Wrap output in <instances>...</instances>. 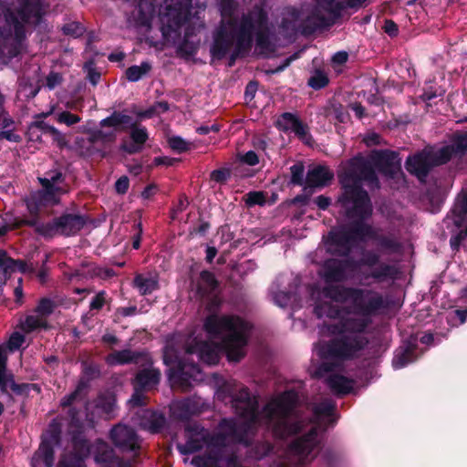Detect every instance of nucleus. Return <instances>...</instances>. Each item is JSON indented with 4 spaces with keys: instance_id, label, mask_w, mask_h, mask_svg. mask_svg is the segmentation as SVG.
I'll use <instances>...</instances> for the list:
<instances>
[{
    "instance_id": "obj_63",
    "label": "nucleus",
    "mask_w": 467,
    "mask_h": 467,
    "mask_svg": "<svg viewBox=\"0 0 467 467\" xmlns=\"http://www.w3.org/2000/svg\"><path fill=\"white\" fill-rule=\"evenodd\" d=\"M188 206H189V201H188L187 196L185 194H182L179 198L178 203L171 211L172 218H175V216L178 213H181L183 211H185Z\"/></svg>"
},
{
    "instance_id": "obj_23",
    "label": "nucleus",
    "mask_w": 467,
    "mask_h": 467,
    "mask_svg": "<svg viewBox=\"0 0 467 467\" xmlns=\"http://www.w3.org/2000/svg\"><path fill=\"white\" fill-rule=\"evenodd\" d=\"M161 371L158 368H142L139 370L133 379L134 390L143 391L159 384Z\"/></svg>"
},
{
    "instance_id": "obj_57",
    "label": "nucleus",
    "mask_w": 467,
    "mask_h": 467,
    "mask_svg": "<svg viewBox=\"0 0 467 467\" xmlns=\"http://www.w3.org/2000/svg\"><path fill=\"white\" fill-rule=\"evenodd\" d=\"M7 373V355L5 348L0 345V387L5 388L4 379Z\"/></svg>"
},
{
    "instance_id": "obj_36",
    "label": "nucleus",
    "mask_w": 467,
    "mask_h": 467,
    "mask_svg": "<svg viewBox=\"0 0 467 467\" xmlns=\"http://www.w3.org/2000/svg\"><path fill=\"white\" fill-rule=\"evenodd\" d=\"M199 359L208 365H215L219 362L220 356L215 348L208 343H201L197 346Z\"/></svg>"
},
{
    "instance_id": "obj_50",
    "label": "nucleus",
    "mask_w": 467,
    "mask_h": 467,
    "mask_svg": "<svg viewBox=\"0 0 467 467\" xmlns=\"http://www.w3.org/2000/svg\"><path fill=\"white\" fill-rule=\"evenodd\" d=\"M169 146L175 151L181 153L191 149V143L179 136L171 137L168 140Z\"/></svg>"
},
{
    "instance_id": "obj_3",
    "label": "nucleus",
    "mask_w": 467,
    "mask_h": 467,
    "mask_svg": "<svg viewBox=\"0 0 467 467\" xmlns=\"http://www.w3.org/2000/svg\"><path fill=\"white\" fill-rule=\"evenodd\" d=\"M217 3L222 21L211 47L213 57L221 59L234 48L232 58L234 59L250 50L254 40L262 51L269 50L268 15L261 5H255L239 17L235 16L236 0H217Z\"/></svg>"
},
{
    "instance_id": "obj_1",
    "label": "nucleus",
    "mask_w": 467,
    "mask_h": 467,
    "mask_svg": "<svg viewBox=\"0 0 467 467\" xmlns=\"http://www.w3.org/2000/svg\"><path fill=\"white\" fill-rule=\"evenodd\" d=\"M326 244L327 252L329 254L339 256V254L329 252V248L332 247V244L329 243V234L327 235ZM333 247L335 246L333 245ZM377 247L379 246L377 245ZM381 254L388 255V254H383L378 248L377 251L366 250L358 260L349 257V254L340 255L343 258L332 257L326 259L318 272L325 283V286L322 289L325 297L335 302H351L354 313L364 316H369L377 310L387 307L383 296L378 292L338 285L349 278L348 270L351 272L359 271L358 277L360 281L373 279L375 282L381 283L395 279L399 274L397 266L391 264L390 261H381Z\"/></svg>"
},
{
    "instance_id": "obj_34",
    "label": "nucleus",
    "mask_w": 467,
    "mask_h": 467,
    "mask_svg": "<svg viewBox=\"0 0 467 467\" xmlns=\"http://www.w3.org/2000/svg\"><path fill=\"white\" fill-rule=\"evenodd\" d=\"M416 345L408 344L404 348L397 351L393 359L392 366L395 369H400L415 360Z\"/></svg>"
},
{
    "instance_id": "obj_11",
    "label": "nucleus",
    "mask_w": 467,
    "mask_h": 467,
    "mask_svg": "<svg viewBox=\"0 0 467 467\" xmlns=\"http://www.w3.org/2000/svg\"><path fill=\"white\" fill-rule=\"evenodd\" d=\"M467 150V132L456 136L451 144L439 150H423L409 156L405 162L411 175H427L433 166L446 163L453 156L463 154Z\"/></svg>"
},
{
    "instance_id": "obj_40",
    "label": "nucleus",
    "mask_w": 467,
    "mask_h": 467,
    "mask_svg": "<svg viewBox=\"0 0 467 467\" xmlns=\"http://www.w3.org/2000/svg\"><path fill=\"white\" fill-rule=\"evenodd\" d=\"M151 69V65L149 62H142L140 66H131L126 70V77L131 82L140 80L142 77L147 75Z\"/></svg>"
},
{
    "instance_id": "obj_33",
    "label": "nucleus",
    "mask_w": 467,
    "mask_h": 467,
    "mask_svg": "<svg viewBox=\"0 0 467 467\" xmlns=\"http://www.w3.org/2000/svg\"><path fill=\"white\" fill-rule=\"evenodd\" d=\"M133 286L141 296H148L160 288L158 279L146 277L142 274H137L133 279Z\"/></svg>"
},
{
    "instance_id": "obj_25",
    "label": "nucleus",
    "mask_w": 467,
    "mask_h": 467,
    "mask_svg": "<svg viewBox=\"0 0 467 467\" xmlns=\"http://www.w3.org/2000/svg\"><path fill=\"white\" fill-rule=\"evenodd\" d=\"M223 459V448L214 445L203 455L194 456L192 464L195 467H221L220 462Z\"/></svg>"
},
{
    "instance_id": "obj_19",
    "label": "nucleus",
    "mask_w": 467,
    "mask_h": 467,
    "mask_svg": "<svg viewBox=\"0 0 467 467\" xmlns=\"http://www.w3.org/2000/svg\"><path fill=\"white\" fill-rule=\"evenodd\" d=\"M109 436L114 446L122 452L136 451L140 448L136 431L127 425H115Z\"/></svg>"
},
{
    "instance_id": "obj_37",
    "label": "nucleus",
    "mask_w": 467,
    "mask_h": 467,
    "mask_svg": "<svg viewBox=\"0 0 467 467\" xmlns=\"http://www.w3.org/2000/svg\"><path fill=\"white\" fill-rule=\"evenodd\" d=\"M5 388L0 387V391L3 394H8L7 389L10 388L11 390L19 396H28V383H16L14 379V375L9 373L4 379Z\"/></svg>"
},
{
    "instance_id": "obj_49",
    "label": "nucleus",
    "mask_w": 467,
    "mask_h": 467,
    "mask_svg": "<svg viewBox=\"0 0 467 467\" xmlns=\"http://www.w3.org/2000/svg\"><path fill=\"white\" fill-rule=\"evenodd\" d=\"M84 30V26L78 22H70L65 24L62 27L63 33L72 37H78L82 36Z\"/></svg>"
},
{
    "instance_id": "obj_54",
    "label": "nucleus",
    "mask_w": 467,
    "mask_h": 467,
    "mask_svg": "<svg viewBox=\"0 0 467 467\" xmlns=\"http://www.w3.org/2000/svg\"><path fill=\"white\" fill-rule=\"evenodd\" d=\"M107 303V293L104 290L98 292L95 296L91 299L89 304L90 311H99L103 308Z\"/></svg>"
},
{
    "instance_id": "obj_42",
    "label": "nucleus",
    "mask_w": 467,
    "mask_h": 467,
    "mask_svg": "<svg viewBox=\"0 0 467 467\" xmlns=\"http://www.w3.org/2000/svg\"><path fill=\"white\" fill-rule=\"evenodd\" d=\"M47 204L44 202V200L40 197V195L36 192L32 193L26 199V207L28 212L33 216H37L41 208L47 206Z\"/></svg>"
},
{
    "instance_id": "obj_27",
    "label": "nucleus",
    "mask_w": 467,
    "mask_h": 467,
    "mask_svg": "<svg viewBox=\"0 0 467 467\" xmlns=\"http://www.w3.org/2000/svg\"><path fill=\"white\" fill-rule=\"evenodd\" d=\"M140 416L141 419L140 424L151 433H160L165 426L166 418L163 413L150 410H142Z\"/></svg>"
},
{
    "instance_id": "obj_22",
    "label": "nucleus",
    "mask_w": 467,
    "mask_h": 467,
    "mask_svg": "<svg viewBox=\"0 0 467 467\" xmlns=\"http://www.w3.org/2000/svg\"><path fill=\"white\" fill-rule=\"evenodd\" d=\"M94 461L99 467H131L129 462L117 455L114 449L101 439L95 442Z\"/></svg>"
},
{
    "instance_id": "obj_53",
    "label": "nucleus",
    "mask_w": 467,
    "mask_h": 467,
    "mask_svg": "<svg viewBox=\"0 0 467 467\" xmlns=\"http://www.w3.org/2000/svg\"><path fill=\"white\" fill-rule=\"evenodd\" d=\"M451 213L467 214V192L463 189H462L461 193L458 195Z\"/></svg>"
},
{
    "instance_id": "obj_41",
    "label": "nucleus",
    "mask_w": 467,
    "mask_h": 467,
    "mask_svg": "<svg viewBox=\"0 0 467 467\" xmlns=\"http://www.w3.org/2000/svg\"><path fill=\"white\" fill-rule=\"evenodd\" d=\"M298 119L292 113H284L276 120V127L283 131H290L294 130L295 126L298 122Z\"/></svg>"
},
{
    "instance_id": "obj_17",
    "label": "nucleus",
    "mask_w": 467,
    "mask_h": 467,
    "mask_svg": "<svg viewBox=\"0 0 467 467\" xmlns=\"http://www.w3.org/2000/svg\"><path fill=\"white\" fill-rule=\"evenodd\" d=\"M256 422L257 421H251L250 420L237 422L234 419H223L219 423L220 431L211 438L210 443L213 445H220L223 448L226 441L231 439L237 443L249 446V432L253 424Z\"/></svg>"
},
{
    "instance_id": "obj_39",
    "label": "nucleus",
    "mask_w": 467,
    "mask_h": 467,
    "mask_svg": "<svg viewBox=\"0 0 467 467\" xmlns=\"http://www.w3.org/2000/svg\"><path fill=\"white\" fill-rule=\"evenodd\" d=\"M195 413L193 403L187 400L178 403L173 409V415L181 420H189Z\"/></svg>"
},
{
    "instance_id": "obj_62",
    "label": "nucleus",
    "mask_w": 467,
    "mask_h": 467,
    "mask_svg": "<svg viewBox=\"0 0 467 467\" xmlns=\"http://www.w3.org/2000/svg\"><path fill=\"white\" fill-rule=\"evenodd\" d=\"M274 300L277 306H279L281 307H285L290 303L291 293L285 292V291H279L275 294Z\"/></svg>"
},
{
    "instance_id": "obj_28",
    "label": "nucleus",
    "mask_w": 467,
    "mask_h": 467,
    "mask_svg": "<svg viewBox=\"0 0 467 467\" xmlns=\"http://www.w3.org/2000/svg\"><path fill=\"white\" fill-rule=\"evenodd\" d=\"M146 355L142 352L126 348L110 353L107 357L109 365L138 364Z\"/></svg>"
},
{
    "instance_id": "obj_61",
    "label": "nucleus",
    "mask_w": 467,
    "mask_h": 467,
    "mask_svg": "<svg viewBox=\"0 0 467 467\" xmlns=\"http://www.w3.org/2000/svg\"><path fill=\"white\" fill-rule=\"evenodd\" d=\"M12 266V274L16 271H18L22 274L26 273H33L35 268L33 265L28 266L26 261L20 259H15V263L11 264Z\"/></svg>"
},
{
    "instance_id": "obj_32",
    "label": "nucleus",
    "mask_w": 467,
    "mask_h": 467,
    "mask_svg": "<svg viewBox=\"0 0 467 467\" xmlns=\"http://www.w3.org/2000/svg\"><path fill=\"white\" fill-rule=\"evenodd\" d=\"M187 441L184 444L177 443L176 448L182 455H190L201 451L204 443L209 442L207 437H194L192 435L186 436Z\"/></svg>"
},
{
    "instance_id": "obj_56",
    "label": "nucleus",
    "mask_w": 467,
    "mask_h": 467,
    "mask_svg": "<svg viewBox=\"0 0 467 467\" xmlns=\"http://www.w3.org/2000/svg\"><path fill=\"white\" fill-rule=\"evenodd\" d=\"M455 319L459 320V324L462 325L467 320V307L455 309L450 316L447 317V321L451 326H457L455 323Z\"/></svg>"
},
{
    "instance_id": "obj_59",
    "label": "nucleus",
    "mask_w": 467,
    "mask_h": 467,
    "mask_svg": "<svg viewBox=\"0 0 467 467\" xmlns=\"http://www.w3.org/2000/svg\"><path fill=\"white\" fill-rule=\"evenodd\" d=\"M328 82L327 78L322 72H317L313 77H311L308 80V85L315 88L319 89L324 88Z\"/></svg>"
},
{
    "instance_id": "obj_52",
    "label": "nucleus",
    "mask_w": 467,
    "mask_h": 467,
    "mask_svg": "<svg viewBox=\"0 0 467 467\" xmlns=\"http://www.w3.org/2000/svg\"><path fill=\"white\" fill-rule=\"evenodd\" d=\"M14 263L15 259L8 256L6 251L0 249V270L3 271L5 277L12 275L11 264Z\"/></svg>"
},
{
    "instance_id": "obj_26",
    "label": "nucleus",
    "mask_w": 467,
    "mask_h": 467,
    "mask_svg": "<svg viewBox=\"0 0 467 467\" xmlns=\"http://www.w3.org/2000/svg\"><path fill=\"white\" fill-rule=\"evenodd\" d=\"M37 178L42 185V189L36 192L47 205L50 203H57L58 202L60 188L57 187L55 182H60L62 177H50L51 181L47 177Z\"/></svg>"
},
{
    "instance_id": "obj_15",
    "label": "nucleus",
    "mask_w": 467,
    "mask_h": 467,
    "mask_svg": "<svg viewBox=\"0 0 467 467\" xmlns=\"http://www.w3.org/2000/svg\"><path fill=\"white\" fill-rule=\"evenodd\" d=\"M416 178V188L418 191L415 194H418L420 201L428 202L432 212L440 211L452 187V177Z\"/></svg>"
},
{
    "instance_id": "obj_7",
    "label": "nucleus",
    "mask_w": 467,
    "mask_h": 467,
    "mask_svg": "<svg viewBox=\"0 0 467 467\" xmlns=\"http://www.w3.org/2000/svg\"><path fill=\"white\" fill-rule=\"evenodd\" d=\"M88 388V380L82 378L78 380L76 389L60 400L62 408H68V434L72 445L69 454L83 460L88 459L91 452V444L86 431L95 428V420L92 413L88 410L82 411L72 405L75 401L82 400L87 397Z\"/></svg>"
},
{
    "instance_id": "obj_14",
    "label": "nucleus",
    "mask_w": 467,
    "mask_h": 467,
    "mask_svg": "<svg viewBox=\"0 0 467 467\" xmlns=\"http://www.w3.org/2000/svg\"><path fill=\"white\" fill-rule=\"evenodd\" d=\"M88 220L87 215L64 212L51 221L37 225L36 234L45 238H52L56 235L75 236L85 227Z\"/></svg>"
},
{
    "instance_id": "obj_64",
    "label": "nucleus",
    "mask_w": 467,
    "mask_h": 467,
    "mask_svg": "<svg viewBox=\"0 0 467 467\" xmlns=\"http://www.w3.org/2000/svg\"><path fill=\"white\" fill-rule=\"evenodd\" d=\"M130 187L129 177H119L115 182V191L119 194H125Z\"/></svg>"
},
{
    "instance_id": "obj_24",
    "label": "nucleus",
    "mask_w": 467,
    "mask_h": 467,
    "mask_svg": "<svg viewBox=\"0 0 467 467\" xmlns=\"http://www.w3.org/2000/svg\"><path fill=\"white\" fill-rule=\"evenodd\" d=\"M290 184L303 186V193L310 199L312 194L327 186L334 177H290Z\"/></svg>"
},
{
    "instance_id": "obj_55",
    "label": "nucleus",
    "mask_w": 467,
    "mask_h": 467,
    "mask_svg": "<svg viewBox=\"0 0 467 467\" xmlns=\"http://www.w3.org/2000/svg\"><path fill=\"white\" fill-rule=\"evenodd\" d=\"M184 431L186 433V436L192 435L194 437H207L210 438L208 432L206 430L201 426L199 423H188L184 427Z\"/></svg>"
},
{
    "instance_id": "obj_46",
    "label": "nucleus",
    "mask_w": 467,
    "mask_h": 467,
    "mask_svg": "<svg viewBox=\"0 0 467 467\" xmlns=\"http://www.w3.org/2000/svg\"><path fill=\"white\" fill-rule=\"evenodd\" d=\"M55 307L56 305L51 299L43 297L39 300L35 312L40 316L48 317L54 312Z\"/></svg>"
},
{
    "instance_id": "obj_47",
    "label": "nucleus",
    "mask_w": 467,
    "mask_h": 467,
    "mask_svg": "<svg viewBox=\"0 0 467 467\" xmlns=\"http://www.w3.org/2000/svg\"><path fill=\"white\" fill-rule=\"evenodd\" d=\"M306 175H334L333 171L322 162H311L308 164Z\"/></svg>"
},
{
    "instance_id": "obj_9",
    "label": "nucleus",
    "mask_w": 467,
    "mask_h": 467,
    "mask_svg": "<svg viewBox=\"0 0 467 467\" xmlns=\"http://www.w3.org/2000/svg\"><path fill=\"white\" fill-rule=\"evenodd\" d=\"M336 406L331 401H322L313 409L317 423L300 437L295 439L286 448L285 456L294 462L296 467H301L306 462L314 459L317 453L314 451L319 445L318 434L321 430V418L331 417Z\"/></svg>"
},
{
    "instance_id": "obj_21",
    "label": "nucleus",
    "mask_w": 467,
    "mask_h": 467,
    "mask_svg": "<svg viewBox=\"0 0 467 467\" xmlns=\"http://www.w3.org/2000/svg\"><path fill=\"white\" fill-rule=\"evenodd\" d=\"M132 119L131 117L119 113L114 112L109 117L102 119L100 121L101 128H110L109 130H98L93 134V141H111L115 138L116 131L121 126H132Z\"/></svg>"
},
{
    "instance_id": "obj_20",
    "label": "nucleus",
    "mask_w": 467,
    "mask_h": 467,
    "mask_svg": "<svg viewBox=\"0 0 467 467\" xmlns=\"http://www.w3.org/2000/svg\"><path fill=\"white\" fill-rule=\"evenodd\" d=\"M377 310L374 315L378 312ZM362 317H346L340 319L335 324L328 327V331L332 335H361L366 331L368 327L371 324L370 317L359 314Z\"/></svg>"
},
{
    "instance_id": "obj_29",
    "label": "nucleus",
    "mask_w": 467,
    "mask_h": 467,
    "mask_svg": "<svg viewBox=\"0 0 467 467\" xmlns=\"http://www.w3.org/2000/svg\"><path fill=\"white\" fill-rule=\"evenodd\" d=\"M219 286V282L214 274L209 270H202L196 284V293L202 297L212 295Z\"/></svg>"
},
{
    "instance_id": "obj_13",
    "label": "nucleus",
    "mask_w": 467,
    "mask_h": 467,
    "mask_svg": "<svg viewBox=\"0 0 467 467\" xmlns=\"http://www.w3.org/2000/svg\"><path fill=\"white\" fill-rule=\"evenodd\" d=\"M321 346L319 356L323 359L351 360L368 345V338L363 335H335Z\"/></svg>"
},
{
    "instance_id": "obj_51",
    "label": "nucleus",
    "mask_w": 467,
    "mask_h": 467,
    "mask_svg": "<svg viewBox=\"0 0 467 467\" xmlns=\"http://www.w3.org/2000/svg\"><path fill=\"white\" fill-rule=\"evenodd\" d=\"M55 118L58 123L65 124L68 127L80 121V118L78 115L72 114L69 111L56 113Z\"/></svg>"
},
{
    "instance_id": "obj_4",
    "label": "nucleus",
    "mask_w": 467,
    "mask_h": 467,
    "mask_svg": "<svg viewBox=\"0 0 467 467\" xmlns=\"http://www.w3.org/2000/svg\"><path fill=\"white\" fill-rule=\"evenodd\" d=\"M47 11L42 0L0 1V63L21 54L27 31L41 26Z\"/></svg>"
},
{
    "instance_id": "obj_10",
    "label": "nucleus",
    "mask_w": 467,
    "mask_h": 467,
    "mask_svg": "<svg viewBox=\"0 0 467 467\" xmlns=\"http://www.w3.org/2000/svg\"><path fill=\"white\" fill-rule=\"evenodd\" d=\"M401 171V158L389 150H374L368 156L358 155L343 165L337 175H396Z\"/></svg>"
},
{
    "instance_id": "obj_60",
    "label": "nucleus",
    "mask_w": 467,
    "mask_h": 467,
    "mask_svg": "<svg viewBox=\"0 0 467 467\" xmlns=\"http://www.w3.org/2000/svg\"><path fill=\"white\" fill-rule=\"evenodd\" d=\"M240 162L254 166L259 162V157L254 150H249L244 154L239 153L237 156Z\"/></svg>"
},
{
    "instance_id": "obj_35",
    "label": "nucleus",
    "mask_w": 467,
    "mask_h": 467,
    "mask_svg": "<svg viewBox=\"0 0 467 467\" xmlns=\"http://www.w3.org/2000/svg\"><path fill=\"white\" fill-rule=\"evenodd\" d=\"M248 447H250L247 451L248 457L255 461L264 459L274 451V445L269 441H256L254 443L250 442Z\"/></svg>"
},
{
    "instance_id": "obj_30",
    "label": "nucleus",
    "mask_w": 467,
    "mask_h": 467,
    "mask_svg": "<svg viewBox=\"0 0 467 467\" xmlns=\"http://www.w3.org/2000/svg\"><path fill=\"white\" fill-rule=\"evenodd\" d=\"M327 386L337 396H345L353 390L354 381L343 375L334 374L327 378Z\"/></svg>"
},
{
    "instance_id": "obj_12",
    "label": "nucleus",
    "mask_w": 467,
    "mask_h": 467,
    "mask_svg": "<svg viewBox=\"0 0 467 467\" xmlns=\"http://www.w3.org/2000/svg\"><path fill=\"white\" fill-rule=\"evenodd\" d=\"M218 400L230 402L235 413L244 420H258V401L247 387H240L234 381H224L217 389Z\"/></svg>"
},
{
    "instance_id": "obj_48",
    "label": "nucleus",
    "mask_w": 467,
    "mask_h": 467,
    "mask_svg": "<svg viewBox=\"0 0 467 467\" xmlns=\"http://www.w3.org/2000/svg\"><path fill=\"white\" fill-rule=\"evenodd\" d=\"M138 313L139 309L136 306L118 307L114 313L113 320L115 323H119L123 317H132Z\"/></svg>"
},
{
    "instance_id": "obj_38",
    "label": "nucleus",
    "mask_w": 467,
    "mask_h": 467,
    "mask_svg": "<svg viewBox=\"0 0 467 467\" xmlns=\"http://www.w3.org/2000/svg\"><path fill=\"white\" fill-rule=\"evenodd\" d=\"M314 314L317 318L324 317L337 318L340 315V309L328 302L318 303L314 306Z\"/></svg>"
},
{
    "instance_id": "obj_43",
    "label": "nucleus",
    "mask_w": 467,
    "mask_h": 467,
    "mask_svg": "<svg viewBox=\"0 0 467 467\" xmlns=\"http://www.w3.org/2000/svg\"><path fill=\"white\" fill-rule=\"evenodd\" d=\"M47 323L45 320L40 319L37 317L35 316H27L22 324V329L26 332L30 333L33 332L38 328H47Z\"/></svg>"
},
{
    "instance_id": "obj_18",
    "label": "nucleus",
    "mask_w": 467,
    "mask_h": 467,
    "mask_svg": "<svg viewBox=\"0 0 467 467\" xmlns=\"http://www.w3.org/2000/svg\"><path fill=\"white\" fill-rule=\"evenodd\" d=\"M47 437L43 438L38 450L34 453L31 460V467H37L41 462L46 467H53L55 461V446L61 443L62 428L61 424L53 420L47 430Z\"/></svg>"
},
{
    "instance_id": "obj_16",
    "label": "nucleus",
    "mask_w": 467,
    "mask_h": 467,
    "mask_svg": "<svg viewBox=\"0 0 467 467\" xmlns=\"http://www.w3.org/2000/svg\"><path fill=\"white\" fill-rule=\"evenodd\" d=\"M163 362L169 367V379L185 390L192 387V381L197 380L202 373L199 364L190 360L189 357L180 358L175 353L165 352Z\"/></svg>"
},
{
    "instance_id": "obj_8",
    "label": "nucleus",
    "mask_w": 467,
    "mask_h": 467,
    "mask_svg": "<svg viewBox=\"0 0 467 467\" xmlns=\"http://www.w3.org/2000/svg\"><path fill=\"white\" fill-rule=\"evenodd\" d=\"M296 402V393L289 390L264 407L266 430L275 441H286L306 430L307 422L294 415Z\"/></svg>"
},
{
    "instance_id": "obj_5",
    "label": "nucleus",
    "mask_w": 467,
    "mask_h": 467,
    "mask_svg": "<svg viewBox=\"0 0 467 467\" xmlns=\"http://www.w3.org/2000/svg\"><path fill=\"white\" fill-rule=\"evenodd\" d=\"M316 6L296 10L286 7L282 12L280 29L283 35L291 37L300 33L313 34L318 29L328 27L340 16L342 5L337 0H315Z\"/></svg>"
},
{
    "instance_id": "obj_44",
    "label": "nucleus",
    "mask_w": 467,
    "mask_h": 467,
    "mask_svg": "<svg viewBox=\"0 0 467 467\" xmlns=\"http://www.w3.org/2000/svg\"><path fill=\"white\" fill-rule=\"evenodd\" d=\"M85 461L68 453L59 459L57 467H87Z\"/></svg>"
},
{
    "instance_id": "obj_6",
    "label": "nucleus",
    "mask_w": 467,
    "mask_h": 467,
    "mask_svg": "<svg viewBox=\"0 0 467 467\" xmlns=\"http://www.w3.org/2000/svg\"><path fill=\"white\" fill-rule=\"evenodd\" d=\"M210 337L221 339L226 357L231 362H239L246 354L251 325L238 316L210 314L203 322Z\"/></svg>"
},
{
    "instance_id": "obj_58",
    "label": "nucleus",
    "mask_w": 467,
    "mask_h": 467,
    "mask_svg": "<svg viewBox=\"0 0 467 467\" xmlns=\"http://www.w3.org/2000/svg\"><path fill=\"white\" fill-rule=\"evenodd\" d=\"M292 132H294L306 144L311 143V136L308 133V129L300 120H298Z\"/></svg>"
},
{
    "instance_id": "obj_2",
    "label": "nucleus",
    "mask_w": 467,
    "mask_h": 467,
    "mask_svg": "<svg viewBox=\"0 0 467 467\" xmlns=\"http://www.w3.org/2000/svg\"><path fill=\"white\" fill-rule=\"evenodd\" d=\"M342 192L337 202L344 209L345 214L354 222L348 230L329 232V252L339 255L351 254L357 241L366 238L373 240L379 251L388 254H400L402 244L392 235L379 234L374 228L365 223L373 213L372 203L364 186L370 190L379 189V177H339Z\"/></svg>"
},
{
    "instance_id": "obj_31",
    "label": "nucleus",
    "mask_w": 467,
    "mask_h": 467,
    "mask_svg": "<svg viewBox=\"0 0 467 467\" xmlns=\"http://www.w3.org/2000/svg\"><path fill=\"white\" fill-rule=\"evenodd\" d=\"M131 142H125L123 149L129 153H134L141 149V146L148 139V133L143 127H133L130 132Z\"/></svg>"
},
{
    "instance_id": "obj_45",
    "label": "nucleus",
    "mask_w": 467,
    "mask_h": 467,
    "mask_svg": "<svg viewBox=\"0 0 467 467\" xmlns=\"http://www.w3.org/2000/svg\"><path fill=\"white\" fill-rule=\"evenodd\" d=\"M244 201L248 207L263 206L266 202V196L263 192L252 191L245 194Z\"/></svg>"
}]
</instances>
